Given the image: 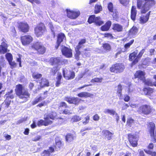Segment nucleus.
Segmentation results:
<instances>
[{
	"instance_id": "obj_1",
	"label": "nucleus",
	"mask_w": 156,
	"mask_h": 156,
	"mask_svg": "<svg viewBox=\"0 0 156 156\" xmlns=\"http://www.w3.org/2000/svg\"><path fill=\"white\" fill-rule=\"evenodd\" d=\"M15 91L16 95L22 100V103L27 101L30 97V94L28 89L24 88L21 84L16 86Z\"/></svg>"
},
{
	"instance_id": "obj_2",
	"label": "nucleus",
	"mask_w": 156,
	"mask_h": 156,
	"mask_svg": "<svg viewBox=\"0 0 156 156\" xmlns=\"http://www.w3.org/2000/svg\"><path fill=\"white\" fill-rule=\"evenodd\" d=\"M155 4L154 0H145L144 1H141L140 0H137V7L140 9L142 5L141 12L145 13L149 9L151 6Z\"/></svg>"
},
{
	"instance_id": "obj_3",
	"label": "nucleus",
	"mask_w": 156,
	"mask_h": 156,
	"mask_svg": "<svg viewBox=\"0 0 156 156\" xmlns=\"http://www.w3.org/2000/svg\"><path fill=\"white\" fill-rule=\"evenodd\" d=\"M32 48L41 54H43L44 53L46 50L45 48L42 44L38 42L34 43L32 46Z\"/></svg>"
},
{
	"instance_id": "obj_4",
	"label": "nucleus",
	"mask_w": 156,
	"mask_h": 156,
	"mask_svg": "<svg viewBox=\"0 0 156 156\" xmlns=\"http://www.w3.org/2000/svg\"><path fill=\"white\" fill-rule=\"evenodd\" d=\"M152 108L149 105H145L140 106L138 110L140 114L143 113L145 115L149 114L152 111Z\"/></svg>"
},
{
	"instance_id": "obj_5",
	"label": "nucleus",
	"mask_w": 156,
	"mask_h": 156,
	"mask_svg": "<svg viewBox=\"0 0 156 156\" xmlns=\"http://www.w3.org/2000/svg\"><path fill=\"white\" fill-rule=\"evenodd\" d=\"M124 69V66L122 63H117L113 65L110 70L111 72L118 73L122 72Z\"/></svg>"
},
{
	"instance_id": "obj_6",
	"label": "nucleus",
	"mask_w": 156,
	"mask_h": 156,
	"mask_svg": "<svg viewBox=\"0 0 156 156\" xmlns=\"http://www.w3.org/2000/svg\"><path fill=\"white\" fill-rule=\"evenodd\" d=\"M62 72L64 77L67 80L73 79L75 77V73L73 71L68 70L65 68L63 69Z\"/></svg>"
},
{
	"instance_id": "obj_7",
	"label": "nucleus",
	"mask_w": 156,
	"mask_h": 156,
	"mask_svg": "<svg viewBox=\"0 0 156 156\" xmlns=\"http://www.w3.org/2000/svg\"><path fill=\"white\" fill-rule=\"evenodd\" d=\"M45 31V27L44 23H41L35 28V33L37 37L41 36Z\"/></svg>"
},
{
	"instance_id": "obj_8",
	"label": "nucleus",
	"mask_w": 156,
	"mask_h": 156,
	"mask_svg": "<svg viewBox=\"0 0 156 156\" xmlns=\"http://www.w3.org/2000/svg\"><path fill=\"white\" fill-rule=\"evenodd\" d=\"M88 22L89 23H95L96 25L98 26H100L103 23V22L101 20V18L99 16L95 17L94 15L90 16Z\"/></svg>"
},
{
	"instance_id": "obj_9",
	"label": "nucleus",
	"mask_w": 156,
	"mask_h": 156,
	"mask_svg": "<svg viewBox=\"0 0 156 156\" xmlns=\"http://www.w3.org/2000/svg\"><path fill=\"white\" fill-rule=\"evenodd\" d=\"M67 16L68 17L72 19H75L80 14L79 11H73L70 9H66Z\"/></svg>"
},
{
	"instance_id": "obj_10",
	"label": "nucleus",
	"mask_w": 156,
	"mask_h": 156,
	"mask_svg": "<svg viewBox=\"0 0 156 156\" xmlns=\"http://www.w3.org/2000/svg\"><path fill=\"white\" fill-rule=\"evenodd\" d=\"M128 140L131 145L133 147H135L137 145L138 136L136 135L129 134L128 135Z\"/></svg>"
},
{
	"instance_id": "obj_11",
	"label": "nucleus",
	"mask_w": 156,
	"mask_h": 156,
	"mask_svg": "<svg viewBox=\"0 0 156 156\" xmlns=\"http://www.w3.org/2000/svg\"><path fill=\"white\" fill-rule=\"evenodd\" d=\"M64 100L70 104H74L75 105H78L81 99L73 97H66L64 98Z\"/></svg>"
},
{
	"instance_id": "obj_12",
	"label": "nucleus",
	"mask_w": 156,
	"mask_h": 156,
	"mask_svg": "<svg viewBox=\"0 0 156 156\" xmlns=\"http://www.w3.org/2000/svg\"><path fill=\"white\" fill-rule=\"evenodd\" d=\"M1 41L2 42L0 45V53L4 54L8 51V46L7 41L4 38H3Z\"/></svg>"
},
{
	"instance_id": "obj_13",
	"label": "nucleus",
	"mask_w": 156,
	"mask_h": 156,
	"mask_svg": "<svg viewBox=\"0 0 156 156\" xmlns=\"http://www.w3.org/2000/svg\"><path fill=\"white\" fill-rule=\"evenodd\" d=\"M22 44L24 45L29 44L33 41V38L30 35H26L22 36L21 37Z\"/></svg>"
},
{
	"instance_id": "obj_14",
	"label": "nucleus",
	"mask_w": 156,
	"mask_h": 156,
	"mask_svg": "<svg viewBox=\"0 0 156 156\" xmlns=\"http://www.w3.org/2000/svg\"><path fill=\"white\" fill-rule=\"evenodd\" d=\"M61 51L62 55L67 58H70L72 56V50L66 47L62 46Z\"/></svg>"
},
{
	"instance_id": "obj_15",
	"label": "nucleus",
	"mask_w": 156,
	"mask_h": 156,
	"mask_svg": "<svg viewBox=\"0 0 156 156\" xmlns=\"http://www.w3.org/2000/svg\"><path fill=\"white\" fill-rule=\"evenodd\" d=\"M18 28L22 32H27L28 31L29 27L27 23L21 22L19 23Z\"/></svg>"
},
{
	"instance_id": "obj_16",
	"label": "nucleus",
	"mask_w": 156,
	"mask_h": 156,
	"mask_svg": "<svg viewBox=\"0 0 156 156\" xmlns=\"http://www.w3.org/2000/svg\"><path fill=\"white\" fill-rule=\"evenodd\" d=\"M47 117L46 115H44V120H41L38 121L37 122V125L38 126H41L42 125H44L45 126H47L49 124H51L52 122L51 121H48L47 120Z\"/></svg>"
},
{
	"instance_id": "obj_17",
	"label": "nucleus",
	"mask_w": 156,
	"mask_h": 156,
	"mask_svg": "<svg viewBox=\"0 0 156 156\" xmlns=\"http://www.w3.org/2000/svg\"><path fill=\"white\" fill-rule=\"evenodd\" d=\"M103 135L108 140H111L112 138L113 133L109 131L104 129L102 131Z\"/></svg>"
},
{
	"instance_id": "obj_18",
	"label": "nucleus",
	"mask_w": 156,
	"mask_h": 156,
	"mask_svg": "<svg viewBox=\"0 0 156 156\" xmlns=\"http://www.w3.org/2000/svg\"><path fill=\"white\" fill-rule=\"evenodd\" d=\"M65 38V35L61 33L58 34L57 41V44L55 46V48L56 49L58 48L61 43L63 41Z\"/></svg>"
},
{
	"instance_id": "obj_19",
	"label": "nucleus",
	"mask_w": 156,
	"mask_h": 156,
	"mask_svg": "<svg viewBox=\"0 0 156 156\" xmlns=\"http://www.w3.org/2000/svg\"><path fill=\"white\" fill-rule=\"evenodd\" d=\"M54 148L50 147L47 150H44L41 154V156H50L51 153L54 152Z\"/></svg>"
},
{
	"instance_id": "obj_20",
	"label": "nucleus",
	"mask_w": 156,
	"mask_h": 156,
	"mask_svg": "<svg viewBox=\"0 0 156 156\" xmlns=\"http://www.w3.org/2000/svg\"><path fill=\"white\" fill-rule=\"evenodd\" d=\"M145 73H144L141 71L139 70L137 71L135 74V78H137L140 80H142L143 81L145 79Z\"/></svg>"
},
{
	"instance_id": "obj_21",
	"label": "nucleus",
	"mask_w": 156,
	"mask_h": 156,
	"mask_svg": "<svg viewBox=\"0 0 156 156\" xmlns=\"http://www.w3.org/2000/svg\"><path fill=\"white\" fill-rule=\"evenodd\" d=\"M39 83L40 87H48L49 85L48 81L45 78H42L39 81Z\"/></svg>"
},
{
	"instance_id": "obj_22",
	"label": "nucleus",
	"mask_w": 156,
	"mask_h": 156,
	"mask_svg": "<svg viewBox=\"0 0 156 156\" xmlns=\"http://www.w3.org/2000/svg\"><path fill=\"white\" fill-rule=\"evenodd\" d=\"M111 24V22L110 21H108L105 23V25L101 27V30L103 31H108L110 29Z\"/></svg>"
},
{
	"instance_id": "obj_23",
	"label": "nucleus",
	"mask_w": 156,
	"mask_h": 156,
	"mask_svg": "<svg viewBox=\"0 0 156 156\" xmlns=\"http://www.w3.org/2000/svg\"><path fill=\"white\" fill-rule=\"evenodd\" d=\"M112 29L115 31L120 32L122 31L123 27L118 24H113Z\"/></svg>"
},
{
	"instance_id": "obj_24",
	"label": "nucleus",
	"mask_w": 156,
	"mask_h": 156,
	"mask_svg": "<svg viewBox=\"0 0 156 156\" xmlns=\"http://www.w3.org/2000/svg\"><path fill=\"white\" fill-rule=\"evenodd\" d=\"M138 32L137 28L135 27H133L130 30L129 35L131 37H134Z\"/></svg>"
},
{
	"instance_id": "obj_25",
	"label": "nucleus",
	"mask_w": 156,
	"mask_h": 156,
	"mask_svg": "<svg viewBox=\"0 0 156 156\" xmlns=\"http://www.w3.org/2000/svg\"><path fill=\"white\" fill-rule=\"evenodd\" d=\"M145 50L144 49H142L139 52L138 55L135 59H134L133 62V64H135L138 61L139 59L142 56L143 54L145 52Z\"/></svg>"
},
{
	"instance_id": "obj_26",
	"label": "nucleus",
	"mask_w": 156,
	"mask_h": 156,
	"mask_svg": "<svg viewBox=\"0 0 156 156\" xmlns=\"http://www.w3.org/2000/svg\"><path fill=\"white\" fill-rule=\"evenodd\" d=\"M103 112L105 114H108L111 115H118L117 114L113 109H105L104 110Z\"/></svg>"
},
{
	"instance_id": "obj_27",
	"label": "nucleus",
	"mask_w": 156,
	"mask_h": 156,
	"mask_svg": "<svg viewBox=\"0 0 156 156\" xmlns=\"http://www.w3.org/2000/svg\"><path fill=\"white\" fill-rule=\"evenodd\" d=\"M86 40L85 39H83L81 40L79 43L78 45L76 46L75 48V51H80V49L83 46V44H85L86 42Z\"/></svg>"
},
{
	"instance_id": "obj_28",
	"label": "nucleus",
	"mask_w": 156,
	"mask_h": 156,
	"mask_svg": "<svg viewBox=\"0 0 156 156\" xmlns=\"http://www.w3.org/2000/svg\"><path fill=\"white\" fill-rule=\"evenodd\" d=\"M75 138L74 135L71 133H68L66 136V140L68 143L72 141Z\"/></svg>"
},
{
	"instance_id": "obj_29",
	"label": "nucleus",
	"mask_w": 156,
	"mask_h": 156,
	"mask_svg": "<svg viewBox=\"0 0 156 156\" xmlns=\"http://www.w3.org/2000/svg\"><path fill=\"white\" fill-rule=\"evenodd\" d=\"M149 12L145 16L142 15L140 18V21L142 23H144L147 22L149 18Z\"/></svg>"
},
{
	"instance_id": "obj_30",
	"label": "nucleus",
	"mask_w": 156,
	"mask_h": 156,
	"mask_svg": "<svg viewBox=\"0 0 156 156\" xmlns=\"http://www.w3.org/2000/svg\"><path fill=\"white\" fill-rule=\"evenodd\" d=\"M136 7L135 6H133L132 7L131 10V18L133 20H135L136 15Z\"/></svg>"
},
{
	"instance_id": "obj_31",
	"label": "nucleus",
	"mask_w": 156,
	"mask_h": 156,
	"mask_svg": "<svg viewBox=\"0 0 156 156\" xmlns=\"http://www.w3.org/2000/svg\"><path fill=\"white\" fill-rule=\"evenodd\" d=\"M44 115H46L47 117V120L51 121L49 119H54L56 116L57 114L55 112H53L49 113V114H45Z\"/></svg>"
},
{
	"instance_id": "obj_32",
	"label": "nucleus",
	"mask_w": 156,
	"mask_h": 156,
	"mask_svg": "<svg viewBox=\"0 0 156 156\" xmlns=\"http://www.w3.org/2000/svg\"><path fill=\"white\" fill-rule=\"evenodd\" d=\"M93 95L92 94H90L89 93L86 92H82L77 94V96L80 97H91Z\"/></svg>"
},
{
	"instance_id": "obj_33",
	"label": "nucleus",
	"mask_w": 156,
	"mask_h": 156,
	"mask_svg": "<svg viewBox=\"0 0 156 156\" xmlns=\"http://www.w3.org/2000/svg\"><path fill=\"white\" fill-rule=\"evenodd\" d=\"M49 62L53 65L59 63L60 60L58 58H51L50 59Z\"/></svg>"
},
{
	"instance_id": "obj_34",
	"label": "nucleus",
	"mask_w": 156,
	"mask_h": 156,
	"mask_svg": "<svg viewBox=\"0 0 156 156\" xmlns=\"http://www.w3.org/2000/svg\"><path fill=\"white\" fill-rule=\"evenodd\" d=\"M103 47L106 52H108L110 51L111 48L110 44L107 43H105L103 44Z\"/></svg>"
},
{
	"instance_id": "obj_35",
	"label": "nucleus",
	"mask_w": 156,
	"mask_h": 156,
	"mask_svg": "<svg viewBox=\"0 0 156 156\" xmlns=\"http://www.w3.org/2000/svg\"><path fill=\"white\" fill-rule=\"evenodd\" d=\"M32 76L33 78L37 81V82H39V81L40 80V79L42 77V75L36 73H34L33 74Z\"/></svg>"
},
{
	"instance_id": "obj_36",
	"label": "nucleus",
	"mask_w": 156,
	"mask_h": 156,
	"mask_svg": "<svg viewBox=\"0 0 156 156\" xmlns=\"http://www.w3.org/2000/svg\"><path fill=\"white\" fill-rule=\"evenodd\" d=\"M138 53L137 50H135L133 53L130 54L129 55V59L131 61H132L135 59L136 57V55Z\"/></svg>"
},
{
	"instance_id": "obj_37",
	"label": "nucleus",
	"mask_w": 156,
	"mask_h": 156,
	"mask_svg": "<svg viewBox=\"0 0 156 156\" xmlns=\"http://www.w3.org/2000/svg\"><path fill=\"white\" fill-rule=\"evenodd\" d=\"M145 84L149 86H152L154 85L156 86V81L153 83L151 80H147L145 81Z\"/></svg>"
},
{
	"instance_id": "obj_38",
	"label": "nucleus",
	"mask_w": 156,
	"mask_h": 156,
	"mask_svg": "<svg viewBox=\"0 0 156 156\" xmlns=\"http://www.w3.org/2000/svg\"><path fill=\"white\" fill-rule=\"evenodd\" d=\"M102 7L101 5H96L94 10L95 13L96 14L98 13L102 10Z\"/></svg>"
},
{
	"instance_id": "obj_39",
	"label": "nucleus",
	"mask_w": 156,
	"mask_h": 156,
	"mask_svg": "<svg viewBox=\"0 0 156 156\" xmlns=\"http://www.w3.org/2000/svg\"><path fill=\"white\" fill-rule=\"evenodd\" d=\"M122 90V86L121 85L119 84L118 86L117 92L118 93V96L120 98L122 96V94L121 93Z\"/></svg>"
},
{
	"instance_id": "obj_40",
	"label": "nucleus",
	"mask_w": 156,
	"mask_h": 156,
	"mask_svg": "<svg viewBox=\"0 0 156 156\" xmlns=\"http://www.w3.org/2000/svg\"><path fill=\"white\" fill-rule=\"evenodd\" d=\"M108 8L110 12L114 13L115 12V11L113 9V5L112 2H110L108 4Z\"/></svg>"
},
{
	"instance_id": "obj_41",
	"label": "nucleus",
	"mask_w": 156,
	"mask_h": 156,
	"mask_svg": "<svg viewBox=\"0 0 156 156\" xmlns=\"http://www.w3.org/2000/svg\"><path fill=\"white\" fill-rule=\"evenodd\" d=\"M103 79L101 78H95L93 79H92L90 82L91 83H101Z\"/></svg>"
},
{
	"instance_id": "obj_42",
	"label": "nucleus",
	"mask_w": 156,
	"mask_h": 156,
	"mask_svg": "<svg viewBox=\"0 0 156 156\" xmlns=\"http://www.w3.org/2000/svg\"><path fill=\"white\" fill-rule=\"evenodd\" d=\"M13 90H10V91L8 92L5 95V96L6 97H9L11 99H12L14 98V96L13 94H12V93L13 92Z\"/></svg>"
},
{
	"instance_id": "obj_43",
	"label": "nucleus",
	"mask_w": 156,
	"mask_h": 156,
	"mask_svg": "<svg viewBox=\"0 0 156 156\" xmlns=\"http://www.w3.org/2000/svg\"><path fill=\"white\" fill-rule=\"evenodd\" d=\"M5 57L8 62L12 61L13 59L12 56V54L10 53H6L5 55Z\"/></svg>"
},
{
	"instance_id": "obj_44",
	"label": "nucleus",
	"mask_w": 156,
	"mask_h": 156,
	"mask_svg": "<svg viewBox=\"0 0 156 156\" xmlns=\"http://www.w3.org/2000/svg\"><path fill=\"white\" fill-rule=\"evenodd\" d=\"M81 119V117L77 115L74 116L72 119V121L74 122H77L80 120Z\"/></svg>"
},
{
	"instance_id": "obj_45",
	"label": "nucleus",
	"mask_w": 156,
	"mask_h": 156,
	"mask_svg": "<svg viewBox=\"0 0 156 156\" xmlns=\"http://www.w3.org/2000/svg\"><path fill=\"white\" fill-rule=\"evenodd\" d=\"M144 151L147 154H151L152 156H156V152H152L150 150L144 149Z\"/></svg>"
},
{
	"instance_id": "obj_46",
	"label": "nucleus",
	"mask_w": 156,
	"mask_h": 156,
	"mask_svg": "<svg viewBox=\"0 0 156 156\" xmlns=\"http://www.w3.org/2000/svg\"><path fill=\"white\" fill-rule=\"evenodd\" d=\"M134 40H131L129 42L126 44L124 46V47L126 48H129L130 46L134 42Z\"/></svg>"
},
{
	"instance_id": "obj_47",
	"label": "nucleus",
	"mask_w": 156,
	"mask_h": 156,
	"mask_svg": "<svg viewBox=\"0 0 156 156\" xmlns=\"http://www.w3.org/2000/svg\"><path fill=\"white\" fill-rule=\"evenodd\" d=\"M120 3L123 5H127L129 2V0H119Z\"/></svg>"
},
{
	"instance_id": "obj_48",
	"label": "nucleus",
	"mask_w": 156,
	"mask_h": 156,
	"mask_svg": "<svg viewBox=\"0 0 156 156\" xmlns=\"http://www.w3.org/2000/svg\"><path fill=\"white\" fill-rule=\"evenodd\" d=\"M49 27L51 29V32L53 33L54 36L55 37V32L56 31L55 29L53 27V25L51 24H50Z\"/></svg>"
},
{
	"instance_id": "obj_49",
	"label": "nucleus",
	"mask_w": 156,
	"mask_h": 156,
	"mask_svg": "<svg viewBox=\"0 0 156 156\" xmlns=\"http://www.w3.org/2000/svg\"><path fill=\"white\" fill-rule=\"evenodd\" d=\"M42 97H40L38 98H35V100L33 102V105H35L37 104L39 101L42 100Z\"/></svg>"
},
{
	"instance_id": "obj_50",
	"label": "nucleus",
	"mask_w": 156,
	"mask_h": 156,
	"mask_svg": "<svg viewBox=\"0 0 156 156\" xmlns=\"http://www.w3.org/2000/svg\"><path fill=\"white\" fill-rule=\"evenodd\" d=\"M92 128L91 127H84L83 128L80 130V132H83L86 130H92Z\"/></svg>"
},
{
	"instance_id": "obj_51",
	"label": "nucleus",
	"mask_w": 156,
	"mask_h": 156,
	"mask_svg": "<svg viewBox=\"0 0 156 156\" xmlns=\"http://www.w3.org/2000/svg\"><path fill=\"white\" fill-rule=\"evenodd\" d=\"M58 70L57 68L56 67H54L53 68L51 69V73L52 75H55L56 74Z\"/></svg>"
},
{
	"instance_id": "obj_52",
	"label": "nucleus",
	"mask_w": 156,
	"mask_h": 156,
	"mask_svg": "<svg viewBox=\"0 0 156 156\" xmlns=\"http://www.w3.org/2000/svg\"><path fill=\"white\" fill-rule=\"evenodd\" d=\"M133 122L134 120L133 119L131 118H129L128 119L127 122V124L129 126H131V124Z\"/></svg>"
},
{
	"instance_id": "obj_53",
	"label": "nucleus",
	"mask_w": 156,
	"mask_h": 156,
	"mask_svg": "<svg viewBox=\"0 0 156 156\" xmlns=\"http://www.w3.org/2000/svg\"><path fill=\"white\" fill-rule=\"evenodd\" d=\"M89 120L90 117L88 115L85 118V120L83 122V123L85 125H86L89 122Z\"/></svg>"
},
{
	"instance_id": "obj_54",
	"label": "nucleus",
	"mask_w": 156,
	"mask_h": 156,
	"mask_svg": "<svg viewBox=\"0 0 156 156\" xmlns=\"http://www.w3.org/2000/svg\"><path fill=\"white\" fill-rule=\"evenodd\" d=\"M89 50L85 49L83 51V55H85L86 56H89L90 55V53L88 51Z\"/></svg>"
},
{
	"instance_id": "obj_55",
	"label": "nucleus",
	"mask_w": 156,
	"mask_h": 156,
	"mask_svg": "<svg viewBox=\"0 0 156 156\" xmlns=\"http://www.w3.org/2000/svg\"><path fill=\"white\" fill-rule=\"evenodd\" d=\"M62 78V76L61 74L60 73H58L57 74V76L56 78V81L61 82V80Z\"/></svg>"
},
{
	"instance_id": "obj_56",
	"label": "nucleus",
	"mask_w": 156,
	"mask_h": 156,
	"mask_svg": "<svg viewBox=\"0 0 156 156\" xmlns=\"http://www.w3.org/2000/svg\"><path fill=\"white\" fill-rule=\"evenodd\" d=\"M76 53L75 55V57L76 59L77 60H78L79 58V55L80 54V51H76Z\"/></svg>"
},
{
	"instance_id": "obj_57",
	"label": "nucleus",
	"mask_w": 156,
	"mask_h": 156,
	"mask_svg": "<svg viewBox=\"0 0 156 156\" xmlns=\"http://www.w3.org/2000/svg\"><path fill=\"white\" fill-rule=\"evenodd\" d=\"M63 113L65 114H69L72 113V112L67 109H66L63 111Z\"/></svg>"
},
{
	"instance_id": "obj_58",
	"label": "nucleus",
	"mask_w": 156,
	"mask_h": 156,
	"mask_svg": "<svg viewBox=\"0 0 156 156\" xmlns=\"http://www.w3.org/2000/svg\"><path fill=\"white\" fill-rule=\"evenodd\" d=\"M9 65L12 66V68H14L16 66V64L14 62H12V61L9 62Z\"/></svg>"
},
{
	"instance_id": "obj_59",
	"label": "nucleus",
	"mask_w": 156,
	"mask_h": 156,
	"mask_svg": "<svg viewBox=\"0 0 156 156\" xmlns=\"http://www.w3.org/2000/svg\"><path fill=\"white\" fill-rule=\"evenodd\" d=\"M41 138V136H37L33 138L32 139L33 141H36L39 140Z\"/></svg>"
},
{
	"instance_id": "obj_60",
	"label": "nucleus",
	"mask_w": 156,
	"mask_h": 156,
	"mask_svg": "<svg viewBox=\"0 0 156 156\" xmlns=\"http://www.w3.org/2000/svg\"><path fill=\"white\" fill-rule=\"evenodd\" d=\"M124 100L126 102L130 100V97L127 94H125L124 95Z\"/></svg>"
},
{
	"instance_id": "obj_61",
	"label": "nucleus",
	"mask_w": 156,
	"mask_h": 156,
	"mask_svg": "<svg viewBox=\"0 0 156 156\" xmlns=\"http://www.w3.org/2000/svg\"><path fill=\"white\" fill-rule=\"evenodd\" d=\"M104 37H106L109 38L110 39L112 38L113 36L112 34L110 33L105 34H104Z\"/></svg>"
},
{
	"instance_id": "obj_62",
	"label": "nucleus",
	"mask_w": 156,
	"mask_h": 156,
	"mask_svg": "<svg viewBox=\"0 0 156 156\" xmlns=\"http://www.w3.org/2000/svg\"><path fill=\"white\" fill-rule=\"evenodd\" d=\"M100 119V117L98 114H95L93 117V119L94 121H98Z\"/></svg>"
},
{
	"instance_id": "obj_63",
	"label": "nucleus",
	"mask_w": 156,
	"mask_h": 156,
	"mask_svg": "<svg viewBox=\"0 0 156 156\" xmlns=\"http://www.w3.org/2000/svg\"><path fill=\"white\" fill-rule=\"evenodd\" d=\"M129 107V106L128 105L124 103L123 104V106L122 107V110H124L127 109Z\"/></svg>"
},
{
	"instance_id": "obj_64",
	"label": "nucleus",
	"mask_w": 156,
	"mask_h": 156,
	"mask_svg": "<svg viewBox=\"0 0 156 156\" xmlns=\"http://www.w3.org/2000/svg\"><path fill=\"white\" fill-rule=\"evenodd\" d=\"M60 106L66 108L67 107V105L65 102H63L60 103Z\"/></svg>"
}]
</instances>
